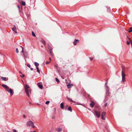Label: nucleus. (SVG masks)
Returning <instances> with one entry per match:
<instances>
[{
    "mask_svg": "<svg viewBox=\"0 0 132 132\" xmlns=\"http://www.w3.org/2000/svg\"><path fill=\"white\" fill-rule=\"evenodd\" d=\"M27 52H24L23 53V56L24 57L25 59V57H26L27 55Z\"/></svg>",
    "mask_w": 132,
    "mask_h": 132,
    "instance_id": "nucleus-16",
    "label": "nucleus"
},
{
    "mask_svg": "<svg viewBox=\"0 0 132 132\" xmlns=\"http://www.w3.org/2000/svg\"><path fill=\"white\" fill-rule=\"evenodd\" d=\"M20 47L22 48V51L21 52L22 53H24V51H23V47L22 46H20Z\"/></svg>",
    "mask_w": 132,
    "mask_h": 132,
    "instance_id": "nucleus-24",
    "label": "nucleus"
},
{
    "mask_svg": "<svg viewBox=\"0 0 132 132\" xmlns=\"http://www.w3.org/2000/svg\"><path fill=\"white\" fill-rule=\"evenodd\" d=\"M79 42V40L78 39H75L73 42L74 45H76L77 44V43Z\"/></svg>",
    "mask_w": 132,
    "mask_h": 132,
    "instance_id": "nucleus-8",
    "label": "nucleus"
},
{
    "mask_svg": "<svg viewBox=\"0 0 132 132\" xmlns=\"http://www.w3.org/2000/svg\"><path fill=\"white\" fill-rule=\"evenodd\" d=\"M19 72L20 73H21V72L20 71H19Z\"/></svg>",
    "mask_w": 132,
    "mask_h": 132,
    "instance_id": "nucleus-45",
    "label": "nucleus"
},
{
    "mask_svg": "<svg viewBox=\"0 0 132 132\" xmlns=\"http://www.w3.org/2000/svg\"><path fill=\"white\" fill-rule=\"evenodd\" d=\"M30 69L31 70H32L33 69V68H30Z\"/></svg>",
    "mask_w": 132,
    "mask_h": 132,
    "instance_id": "nucleus-43",
    "label": "nucleus"
},
{
    "mask_svg": "<svg viewBox=\"0 0 132 132\" xmlns=\"http://www.w3.org/2000/svg\"><path fill=\"white\" fill-rule=\"evenodd\" d=\"M48 48L50 50L49 51L50 54L52 56H53V54L52 48L50 47H49Z\"/></svg>",
    "mask_w": 132,
    "mask_h": 132,
    "instance_id": "nucleus-7",
    "label": "nucleus"
},
{
    "mask_svg": "<svg viewBox=\"0 0 132 132\" xmlns=\"http://www.w3.org/2000/svg\"><path fill=\"white\" fill-rule=\"evenodd\" d=\"M50 103L49 101H47L45 102V104H48Z\"/></svg>",
    "mask_w": 132,
    "mask_h": 132,
    "instance_id": "nucleus-27",
    "label": "nucleus"
},
{
    "mask_svg": "<svg viewBox=\"0 0 132 132\" xmlns=\"http://www.w3.org/2000/svg\"><path fill=\"white\" fill-rule=\"evenodd\" d=\"M26 117V116L25 115H24V114L23 115V118H24Z\"/></svg>",
    "mask_w": 132,
    "mask_h": 132,
    "instance_id": "nucleus-39",
    "label": "nucleus"
},
{
    "mask_svg": "<svg viewBox=\"0 0 132 132\" xmlns=\"http://www.w3.org/2000/svg\"><path fill=\"white\" fill-rule=\"evenodd\" d=\"M69 101H71L72 102H75L74 101H73V100H70V99H69Z\"/></svg>",
    "mask_w": 132,
    "mask_h": 132,
    "instance_id": "nucleus-38",
    "label": "nucleus"
},
{
    "mask_svg": "<svg viewBox=\"0 0 132 132\" xmlns=\"http://www.w3.org/2000/svg\"><path fill=\"white\" fill-rule=\"evenodd\" d=\"M67 107V106H65V108H66Z\"/></svg>",
    "mask_w": 132,
    "mask_h": 132,
    "instance_id": "nucleus-46",
    "label": "nucleus"
},
{
    "mask_svg": "<svg viewBox=\"0 0 132 132\" xmlns=\"http://www.w3.org/2000/svg\"><path fill=\"white\" fill-rule=\"evenodd\" d=\"M22 4L23 6H25L26 5L25 2L23 1H22Z\"/></svg>",
    "mask_w": 132,
    "mask_h": 132,
    "instance_id": "nucleus-21",
    "label": "nucleus"
},
{
    "mask_svg": "<svg viewBox=\"0 0 132 132\" xmlns=\"http://www.w3.org/2000/svg\"><path fill=\"white\" fill-rule=\"evenodd\" d=\"M78 105H82V106H84L83 104H80L79 103H76Z\"/></svg>",
    "mask_w": 132,
    "mask_h": 132,
    "instance_id": "nucleus-32",
    "label": "nucleus"
},
{
    "mask_svg": "<svg viewBox=\"0 0 132 132\" xmlns=\"http://www.w3.org/2000/svg\"><path fill=\"white\" fill-rule=\"evenodd\" d=\"M16 28L15 25L14 26V27L12 29V30L16 34L17 33V32L16 31Z\"/></svg>",
    "mask_w": 132,
    "mask_h": 132,
    "instance_id": "nucleus-9",
    "label": "nucleus"
},
{
    "mask_svg": "<svg viewBox=\"0 0 132 132\" xmlns=\"http://www.w3.org/2000/svg\"><path fill=\"white\" fill-rule=\"evenodd\" d=\"M56 130L57 132H61L62 131V129L60 128H57L56 129Z\"/></svg>",
    "mask_w": 132,
    "mask_h": 132,
    "instance_id": "nucleus-14",
    "label": "nucleus"
},
{
    "mask_svg": "<svg viewBox=\"0 0 132 132\" xmlns=\"http://www.w3.org/2000/svg\"><path fill=\"white\" fill-rule=\"evenodd\" d=\"M107 84V82H106V83H105V84Z\"/></svg>",
    "mask_w": 132,
    "mask_h": 132,
    "instance_id": "nucleus-48",
    "label": "nucleus"
},
{
    "mask_svg": "<svg viewBox=\"0 0 132 132\" xmlns=\"http://www.w3.org/2000/svg\"><path fill=\"white\" fill-rule=\"evenodd\" d=\"M127 45H129V44H130V42H128V41H127Z\"/></svg>",
    "mask_w": 132,
    "mask_h": 132,
    "instance_id": "nucleus-29",
    "label": "nucleus"
},
{
    "mask_svg": "<svg viewBox=\"0 0 132 132\" xmlns=\"http://www.w3.org/2000/svg\"><path fill=\"white\" fill-rule=\"evenodd\" d=\"M106 114V113L105 112H102L101 115V118L102 119L104 120L105 119V116Z\"/></svg>",
    "mask_w": 132,
    "mask_h": 132,
    "instance_id": "nucleus-6",
    "label": "nucleus"
},
{
    "mask_svg": "<svg viewBox=\"0 0 132 132\" xmlns=\"http://www.w3.org/2000/svg\"><path fill=\"white\" fill-rule=\"evenodd\" d=\"M16 52L17 53H18L19 52V50H18V48H16Z\"/></svg>",
    "mask_w": 132,
    "mask_h": 132,
    "instance_id": "nucleus-25",
    "label": "nucleus"
},
{
    "mask_svg": "<svg viewBox=\"0 0 132 132\" xmlns=\"http://www.w3.org/2000/svg\"><path fill=\"white\" fill-rule=\"evenodd\" d=\"M2 86L4 88H5L6 89V90L7 89H9V87H8L7 85H4V84H3L2 85Z\"/></svg>",
    "mask_w": 132,
    "mask_h": 132,
    "instance_id": "nucleus-12",
    "label": "nucleus"
},
{
    "mask_svg": "<svg viewBox=\"0 0 132 132\" xmlns=\"http://www.w3.org/2000/svg\"><path fill=\"white\" fill-rule=\"evenodd\" d=\"M1 79L3 80L4 81H6V77H1Z\"/></svg>",
    "mask_w": 132,
    "mask_h": 132,
    "instance_id": "nucleus-17",
    "label": "nucleus"
},
{
    "mask_svg": "<svg viewBox=\"0 0 132 132\" xmlns=\"http://www.w3.org/2000/svg\"><path fill=\"white\" fill-rule=\"evenodd\" d=\"M69 101H71L72 102H75L74 101H73V100H70V99H69Z\"/></svg>",
    "mask_w": 132,
    "mask_h": 132,
    "instance_id": "nucleus-37",
    "label": "nucleus"
},
{
    "mask_svg": "<svg viewBox=\"0 0 132 132\" xmlns=\"http://www.w3.org/2000/svg\"><path fill=\"white\" fill-rule=\"evenodd\" d=\"M38 87L41 89H42L43 88V86L42 85L40 84L39 83H38Z\"/></svg>",
    "mask_w": 132,
    "mask_h": 132,
    "instance_id": "nucleus-13",
    "label": "nucleus"
},
{
    "mask_svg": "<svg viewBox=\"0 0 132 132\" xmlns=\"http://www.w3.org/2000/svg\"><path fill=\"white\" fill-rule=\"evenodd\" d=\"M32 35L33 36H34V37H36V35H35V34L34 33V32L32 31Z\"/></svg>",
    "mask_w": 132,
    "mask_h": 132,
    "instance_id": "nucleus-23",
    "label": "nucleus"
},
{
    "mask_svg": "<svg viewBox=\"0 0 132 132\" xmlns=\"http://www.w3.org/2000/svg\"><path fill=\"white\" fill-rule=\"evenodd\" d=\"M36 69H37V71L39 73H40V71L39 69V68L38 67H36Z\"/></svg>",
    "mask_w": 132,
    "mask_h": 132,
    "instance_id": "nucleus-20",
    "label": "nucleus"
},
{
    "mask_svg": "<svg viewBox=\"0 0 132 132\" xmlns=\"http://www.w3.org/2000/svg\"><path fill=\"white\" fill-rule=\"evenodd\" d=\"M68 110L70 111L71 112L72 111V109L71 107L70 106L68 107Z\"/></svg>",
    "mask_w": 132,
    "mask_h": 132,
    "instance_id": "nucleus-18",
    "label": "nucleus"
},
{
    "mask_svg": "<svg viewBox=\"0 0 132 132\" xmlns=\"http://www.w3.org/2000/svg\"><path fill=\"white\" fill-rule=\"evenodd\" d=\"M26 125L28 127H31L32 128H34V126L33 122L31 121H28L26 123Z\"/></svg>",
    "mask_w": 132,
    "mask_h": 132,
    "instance_id": "nucleus-3",
    "label": "nucleus"
},
{
    "mask_svg": "<svg viewBox=\"0 0 132 132\" xmlns=\"http://www.w3.org/2000/svg\"><path fill=\"white\" fill-rule=\"evenodd\" d=\"M25 91L27 96L29 97V93H31V89L30 88L29 86L27 85H26L25 87Z\"/></svg>",
    "mask_w": 132,
    "mask_h": 132,
    "instance_id": "nucleus-1",
    "label": "nucleus"
},
{
    "mask_svg": "<svg viewBox=\"0 0 132 132\" xmlns=\"http://www.w3.org/2000/svg\"><path fill=\"white\" fill-rule=\"evenodd\" d=\"M34 64L35 65V66L36 67H38V66L39 65V64L38 63L35 62L34 63Z\"/></svg>",
    "mask_w": 132,
    "mask_h": 132,
    "instance_id": "nucleus-19",
    "label": "nucleus"
},
{
    "mask_svg": "<svg viewBox=\"0 0 132 132\" xmlns=\"http://www.w3.org/2000/svg\"><path fill=\"white\" fill-rule=\"evenodd\" d=\"M125 71V69L123 67H122V82H124L125 80V76L126 75L124 72Z\"/></svg>",
    "mask_w": 132,
    "mask_h": 132,
    "instance_id": "nucleus-2",
    "label": "nucleus"
},
{
    "mask_svg": "<svg viewBox=\"0 0 132 132\" xmlns=\"http://www.w3.org/2000/svg\"><path fill=\"white\" fill-rule=\"evenodd\" d=\"M73 86V85L72 84H69L67 85V87L68 88H70L72 87Z\"/></svg>",
    "mask_w": 132,
    "mask_h": 132,
    "instance_id": "nucleus-11",
    "label": "nucleus"
},
{
    "mask_svg": "<svg viewBox=\"0 0 132 132\" xmlns=\"http://www.w3.org/2000/svg\"><path fill=\"white\" fill-rule=\"evenodd\" d=\"M17 7L19 9H20V6H19V5H18Z\"/></svg>",
    "mask_w": 132,
    "mask_h": 132,
    "instance_id": "nucleus-40",
    "label": "nucleus"
},
{
    "mask_svg": "<svg viewBox=\"0 0 132 132\" xmlns=\"http://www.w3.org/2000/svg\"><path fill=\"white\" fill-rule=\"evenodd\" d=\"M49 132H52L51 131H50Z\"/></svg>",
    "mask_w": 132,
    "mask_h": 132,
    "instance_id": "nucleus-49",
    "label": "nucleus"
},
{
    "mask_svg": "<svg viewBox=\"0 0 132 132\" xmlns=\"http://www.w3.org/2000/svg\"><path fill=\"white\" fill-rule=\"evenodd\" d=\"M32 132H36L35 131H34Z\"/></svg>",
    "mask_w": 132,
    "mask_h": 132,
    "instance_id": "nucleus-47",
    "label": "nucleus"
},
{
    "mask_svg": "<svg viewBox=\"0 0 132 132\" xmlns=\"http://www.w3.org/2000/svg\"><path fill=\"white\" fill-rule=\"evenodd\" d=\"M54 67H55L56 68H57V67L56 65H55Z\"/></svg>",
    "mask_w": 132,
    "mask_h": 132,
    "instance_id": "nucleus-44",
    "label": "nucleus"
},
{
    "mask_svg": "<svg viewBox=\"0 0 132 132\" xmlns=\"http://www.w3.org/2000/svg\"><path fill=\"white\" fill-rule=\"evenodd\" d=\"M56 80L58 82H59V79L57 78H56Z\"/></svg>",
    "mask_w": 132,
    "mask_h": 132,
    "instance_id": "nucleus-26",
    "label": "nucleus"
},
{
    "mask_svg": "<svg viewBox=\"0 0 132 132\" xmlns=\"http://www.w3.org/2000/svg\"><path fill=\"white\" fill-rule=\"evenodd\" d=\"M89 59L91 61H92L93 60V58H92V57H89Z\"/></svg>",
    "mask_w": 132,
    "mask_h": 132,
    "instance_id": "nucleus-35",
    "label": "nucleus"
},
{
    "mask_svg": "<svg viewBox=\"0 0 132 132\" xmlns=\"http://www.w3.org/2000/svg\"><path fill=\"white\" fill-rule=\"evenodd\" d=\"M50 63V62L49 61H47L46 62V64H49Z\"/></svg>",
    "mask_w": 132,
    "mask_h": 132,
    "instance_id": "nucleus-30",
    "label": "nucleus"
},
{
    "mask_svg": "<svg viewBox=\"0 0 132 132\" xmlns=\"http://www.w3.org/2000/svg\"><path fill=\"white\" fill-rule=\"evenodd\" d=\"M94 114L97 116L98 118H99L100 116V112L97 110H95L94 113Z\"/></svg>",
    "mask_w": 132,
    "mask_h": 132,
    "instance_id": "nucleus-4",
    "label": "nucleus"
},
{
    "mask_svg": "<svg viewBox=\"0 0 132 132\" xmlns=\"http://www.w3.org/2000/svg\"><path fill=\"white\" fill-rule=\"evenodd\" d=\"M42 43L44 45H45L46 43L45 41H42Z\"/></svg>",
    "mask_w": 132,
    "mask_h": 132,
    "instance_id": "nucleus-28",
    "label": "nucleus"
},
{
    "mask_svg": "<svg viewBox=\"0 0 132 132\" xmlns=\"http://www.w3.org/2000/svg\"><path fill=\"white\" fill-rule=\"evenodd\" d=\"M20 76L22 78H23L24 77V75H22V76Z\"/></svg>",
    "mask_w": 132,
    "mask_h": 132,
    "instance_id": "nucleus-33",
    "label": "nucleus"
},
{
    "mask_svg": "<svg viewBox=\"0 0 132 132\" xmlns=\"http://www.w3.org/2000/svg\"><path fill=\"white\" fill-rule=\"evenodd\" d=\"M130 30L128 31V32H132V29L131 27H130L129 28Z\"/></svg>",
    "mask_w": 132,
    "mask_h": 132,
    "instance_id": "nucleus-22",
    "label": "nucleus"
},
{
    "mask_svg": "<svg viewBox=\"0 0 132 132\" xmlns=\"http://www.w3.org/2000/svg\"><path fill=\"white\" fill-rule=\"evenodd\" d=\"M6 90L9 93H10L11 96L13 94L14 92L13 90L11 88H10L9 87V89H7Z\"/></svg>",
    "mask_w": 132,
    "mask_h": 132,
    "instance_id": "nucleus-5",
    "label": "nucleus"
},
{
    "mask_svg": "<svg viewBox=\"0 0 132 132\" xmlns=\"http://www.w3.org/2000/svg\"><path fill=\"white\" fill-rule=\"evenodd\" d=\"M69 101H71L72 102H75L74 101H73V100H70V99H69Z\"/></svg>",
    "mask_w": 132,
    "mask_h": 132,
    "instance_id": "nucleus-36",
    "label": "nucleus"
},
{
    "mask_svg": "<svg viewBox=\"0 0 132 132\" xmlns=\"http://www.w3.org/2000/svg\"><path fill=\"white\" fill-rule=\"evenodd\" d=\"M95 105V103L93 101H91V103H90V105L91 107L93 108Z\"/></svg>",
    "mask_w": 132,
    "mask_h": 132,
    "instance_id": "nucleus-10",
    "label": "nucleus"
},
{
    "mask_svg": "<svg viewBox=\"0 0 132 132\" xmlns=\"http://www.w3.org/2000/svg\"><path fill=\"white\" fill-rule=\"evenodd\" d=\"M51 58L50 57L49 58V60H50V61H51Z\"/></svg>",
    "mask_w": 132,
    "mask_h": 132,
    "instance_id": "nucleus-42",
    "label": "nucleus"
},
{
    "mask_svg": "<svg viewBox=\"0 0 132 132\" xmlns=\"http://www.w3.org/2000/svg\"><path fill=\"white\" fill-rule=\"evenodd\" d=\"M107 103H105V105H104L105 106H107Z\"/></svg>",
    "mask_w": 132,
    "mask_h": 132,
    "instance_id": "nucleus-41",
    "label": "nucleus"
},
{
    "mask_svg": "<svg viewBox=\"0 0 132 132\" xmlns=\"http://www.w3.org/2000/svg\"><path fill=\"white\" fill-rule=\"evenodd\" d=\"M60 107L61 109H63V108L64 105L63 103H62L60 104Z\"/></svg>",
    "mask_w": 132,
    "mask_h": 132,
    "instance_id": "nucleus-15",
    "label": "nucleus"
},
{
    "mask_svg": "<svg viewBox=\"0 0 132 132\" xmlns=\"http://www.w3.org/2000/svg\"><path fill=\"white\" fill-rule=\"evenodd\" d=\"M13 132H16V130H15V129H13Z\"/></svg>",
    "mask_w": 132,
    "mask_h": 132,
    "instance_id": "nucleus-34",
    "label": "nucleus"
},
{
    "mask_svg": "<svg viewBox=\"0 0 132 132\" xmlns=\"http://www.w3.org/2000/svg\"><path fill=\"white\" fill-rule=\"evenodd\" d=\"M27 65L28 67L29 68L30 67V64H27Z\"/></svg>",
    "mask_w": 132,
    "mask_h": 132,
    "instance_id": "nucleus-31",
    "label": "nucleus"
}]
</instances>
